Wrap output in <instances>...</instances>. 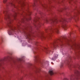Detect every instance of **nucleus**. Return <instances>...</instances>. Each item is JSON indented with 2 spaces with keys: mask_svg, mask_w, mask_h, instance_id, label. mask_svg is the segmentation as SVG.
I'll list each match as a JSON object with an SVG mask.
<instances>
[{
  "mask_svg": "<svg viewBox=\"0 0 80 80\" xmlns=\"http://www.w3.org/2000/svg\"><path fill=\"white\" fill-rule=\"evenodd\" d=\"M77 12H75V15L73 16H71L70 18L68 19H65L62 18L61 20H58L57 19V17H54L52 19L50 20H48L46 19L45 20V22L48 23L50 22L52 23V24H53L54 26L53 27H51L50 28L49 32H48V35L45 37L43 35V32H40L41 36L40 38L42 40L45 39V38H48L49 37H50L52 34L54 32H56L57 33H59V26H56L55 24L57 23L58 22H60L62 24V27L64 28V30H67V25H66V23L68 21H70L72 19V18H74L75 17H76L78 15V9H76Z\"/></svg>",
  "mask_w": 80,
  "mask_h": 80,
  "instance_id": "f257e3e1",
  "label": "nucleus"
},
{
  "mask_svg": "<svg viewBox=\"0 0 80 80\" xmlns=\"http://www.w3.org/2000/svg\"><path fill=\"white\" fill-rule=\"evenodd\" d=\"M3 13L5 14V19L7 22V25H8V27L10 28V30L8 32V33L10 35L13 34V33L14 32L15 30L16 29L19 30V28H18L21 23H24V22L25 21H28L31 20V17L30 16L28 18L24 17V18L22 19L21 21L18 22V24H17L18 27L15 28L13 27L12 25V22H13V19H12V18H13L14 20L16 19V17H17V12H15L14 14L12 16H11L9 13V12H8V8H7L3 10Z\"/></svg>",
  "mask_w": 80,
  "mask_h": 80,
  "instance_id": "f03ea898",
  "label": "nucleus"
},
{
  "mask_svg": "<svg viewBox=\"0 0 80 80\" xmlns=\"http://www.w3.org/2000/svg\"><path fill=\"white\" fill-rule=\"evenodd\" d=\"M22 31L25 34V37L26 38H28L29 40V42L32 41V39L30 38L31 37V34L33 33V32H32V26H28L24 27V29H22Z\"/></svg>",
  "mask_w": 80,
  "mask_h": 80,
  "instance_id": "7ed1b4c3",
  "label": "nucleus"
},
{
  "mask_svg": "<svg viewBox=\"0 0 80 80\" xmlns=\"http://www.w3.org/2000/svg\"><path fill=\"white\" fill-rule=\"evenodd\" d=\"M65 38L62 37L57 40H55L53 43L51 44V45L53 46L54 48H56L58 47V44L60 45V46H62L63 45V44H62L63 42L62 41Z\"/></svg>",
  "mask_w": 80,
  "mask_h": 80,
  "instance_id": "20e7f679",
  "label": "nucleus"
},
{
  "mask_svg": "<svg viewBox=\"0 0 80 80\" xmlns=\"http://www.w3.org/2000/svg\"><path fill=\"white\" fill-rule=\"evenodd\" d=\"M74 73L77 75V77L75 79L73 77V75H71L70 76V80H77L78 79H80V72L79 70H78L77 69H76L74 71Z\"/></svg>",
  "mask_w": 80,
  "mask_h": 80,
  "instance_id": "39448f33",
  "label": "nucleus"
},
{
  "mask_svg": "<svg viewBox=\"0 0 80 80\" xmlns=\"http://www.w3.org/2000/svg\"><path fill=\"white\" fill-rule=\"evenodd\" d=\"M8 0H3V3L5 4L7 7H9V6H12L14 7L15 8H16L15 5V3H14L13 1L7 2Z\"/></svg>",
  "mask_w": 80,
  "mask_h": 80,
  "instance_id": "423d86ee",
  "label": "nucleus"
},
{
  "mask_svg": "<svg viewBox=\"0 0 80 80\" xmlns=\"http://www.w3.org/2000/svg\"><path fill=\"white\" fill-rule=\"evenodd\" d=\"M34 23L35 26L37 27L38 30H39V28L41 26V23L38 21V18H36L34 21Z\"/></svg>",
  "mask_w": 80,
  "mask_h": 80,
  "instance_id": "0eeeda50",
  "label": "nucleus"
},
{
  "mask_svg": "<svg viewBox=\"0 0 80 80\" xmlns=\"http://www.w3.org/2000/svg\"><path fill=\"white\" fill-rule=\"evenodd\" d=\"M38 56H35V63H40V64H41V65H44V64L43 63L41 62L40 61V60L38 59Z\"/></svg>",
  "mask_w": 80,
  "mask_h": 80,
  "instance_id": "6e6552de",
  "label": "nucleus"
},
{
  "mask_svg": "<svg viewBox=\"0 0 80 80\" xmlns=\"http://www.w3.org/2000/svg\"><path fill=\"white\" fill-rule=\"evenodd\" d=\"M8 58H11V57L9 56H8V57H6L4 59L0 60V67L2 66V64L3 63V62H4V61H6V60H7V59H8Z\"/></svg>",
  "mask_w": 80,
  "mask_h": 80,
  "instance_id": "1a4fd4ad",
  "label": "nucleus"
},
{
  "mask_svg": "<svg viewBox=\"0 0 80 80\" xmlns=\"http://www.w3.org/2000/svg\"><path fill=\"white\" fill-rule=\"evenodd\" d=\"M72 47L74 50H78L79 51V53H80V46L74 45Z\"/></svg>",
  "mask_w": 80,
  "mask_h": 80,
  "instance_id": "9d476101",
  "label": "nucleus"
},
{
  "mask_svg": "<svg viewBox=\"0 0 80 80\" xmlns=\"http://www.w3.org/2000/svg\"><path fill=\"white\" fill-rule=\"evenodd\" d=\"M14 0V1L18 2V3H21V4H22V7H23V5H25V4H24V0H20V1H18V0Z\"/></svg>",
  "mask_w": 80,
  "mask_h": 80,
  "instance_id": "9b49d317",
  "label": "nucleus"
},
{
  "mask_svg": "<svg viewBox=\"0 0 80 80\" xmlns=\"http://www.w3.org/2000/svg\"><path fill=\"white\" fill-rule=\"evenodd\" d=\"M22 61H23V58L22 59L18 58L17 60H14L13 61V63H17L18 62H22Z\"/></svg>",
  "mask_w": 80,
  "mask_h": 80,
  "instance_id": "f8f14e48",
  "label": "nucleus"
},
{
  "mask_svg": "<svg viewBox=\"0 0 80 80\" xmlns=\"http://www.w3.org/2000/svg\"><path fill=\"white\" fill-rule=\"evenodd\" d=\"M34 3L33 5V7H35L37 5L38 3H40V0H34Z\"/></svg>",
  "mask_w": 80,
  "mask_h": 80,
  "instance_id": "ddd939ff",
  "label": "nucleus"
},
{
  "mask_svg": "<svg viewBox=\"0 0 80 80\" xmlns=\"http://www.w3.org/2000/svg\"><path fill=\"white\" fill-rule=\"evenodd\" d=\"M58 57V55L56 54V53H55L54 55V57L52 58L51 60H52L55 61V60H56V59H57V58Z\"/></svg>",
  "mask_w": 80,
  "mask_h": 80,
  "instance_id": "4468645a",
  "label": "nucleus"
},
{
  "mask_svg": "<svg viewBox=\"0 0 80 80\" xmlns=\"http://www.w3.org/2000/svg\"><path fill=\"white\" fill-rule=\"evenodd\" d=\"M43 48L44 49H42V50L43 51H44V50H45V51L47 53H50V51L47 49V48H46L44 47Z\"/></svg>",
  "mask_w": 80,
  "mask_h": 80,
  "instance_id": "2eb2a0df",
  "label": "nucleus"
},
{
  "mask_svg": "<svg viewBox=\"0 0 80 80\" xmlns=\"http://www.w3.org/2000/svg\"><path fill=\"white\" fill-rule=\"evenodd\" d=\"M49 72L51 75H54V74H55V72H53V71L52 70H49Z\"/></svg>",
  "mask_w": 80,
  "mask_h": 80,
  "instance_id": "dca6fc26",
  "label": "nucleus"
},
{
  "mask_svg": "<svg viewBox=\"0 0 80 80\" xmlns=\"http://www.w3.org/2000/svg\"><path fill=\"white\" fill-rule=\"evenodd\" d=\"M74 68H77L78 69H79V70H80V66L79 65H77L75 66Z\"/></svg>",
  "mask_w": 80,
  "mask_h": 80,
  "instance_id": "f3484780",
  "label": "nucleus"
},
{
  "mask_svg": "<svg viewBox=\"0 0 80 80\" xmlns=\"http://www.w3.org/2000/svg\"><path fill=\"white\" fill-rule=\"evenodd\" d=\"M27 12H28V14H27V15H28L29 16H30V15H31V12L28 9L27 10Z\"/></svg>",
  "mask_w": 80,
  "mask_h": 80,
  "instance_id": "a211bd4d",
  "label": "nucleus"
},
{
  "mask_svg": "<svg viewBox=\"0 0 80 80\" xmlns=\"http://www.w3.org/2000/svg\"><path fill=\"white\" fill-rule=\"evenodd\" d=\"M70 61H68L67 63V65H68V67H70L71 66V64H70Z\"/></svg>",
  "mask_w": 80,
  "mask_h": 80,
  "instance_id": "6ab92c4d",
  "label": "nucleus"
},
{
  "mask_svg": "<svg viewBox=\"0 0 80 80\" xmlns=\"http://www.w3.org/2000/svg\"><path fill=\"white\" fill-rule=\"evenodd\" d=\"M36 72H39V71H40V68H36Z\"/></svg>",
  "mask_w": 80,
  "mask_h": 80,
  "instance_id": "aec40b11",
  "label": "nucleus"
},
{
  "mask_svg": "<svg viewBox=\"0 0 80 80\" xmlns=\"http://www.w3.org/2000/svg\"><path fill=\"white\" fill-rule=\"evenodd\" d=\"M63 64H62L61 65L60 68H63Z\"/></svg>",
  "mask_w": 80,
  "mask_h": 80,
  "instance_id": "412c9836",
  "label": "nucleus"
},
{
  "mask_svg": "<svg viewBox=\"0 0 80 80\" xmlns=\"http://www.w3.org/2000/svg\"><path fill=\"white\" fill-rule=\"evenodd\" d=\"M63 80H69V79H68V78H64Z\"/></svg>",
  "mask_w": 80,
  "mask_h": 80,
  "instance_id": "4be33fe9",
  "label": "nucleus"
},
{
  "mask_svg": "<svg viewBox=\"0 0 80 80\" xmlns=\"http://www.w3.org/2000/svg\"><path fill=\"white\" fill-rule=\"evenodd\" d=\"M38 42H35V44L36 45H37L38 44Z\"/></svg>",
  "mask_w": 80,
  "mask_h": 80,
  "instance_id": "5701e85b",
  "label": "nucleus"
},
{
  "mask_svg": "<svg viewBox=\"0 0 80 80\" xmlns=\"http://www.w3.org/2000/svg\"><path fill=\"white\" fill-rule=\"evenodd\" d=\"M45 31L46 32H47L48 31V29H46Z\"/></svg>",
  "mask_w": 80,
  "mask_h": 80,
  "instance_id": "b1692460",
  "label": "nucleus"
},
{
  "mask_svg": "<svg viewBox=\"0 0 80 80\" xmlns=\"http://www.w3.org/2000/svg\"><path fill=\"white\" fill-rule=\"evenodd\" d=\"M34 54H35V53H37V52H36V51L34 52Z\"/></svg>",
  "mask_w": 80,
  "mask_h": 80,
  "instance_id": "393cba45",
  "label": "nucleus"
},
{
  "mask_svg": "<svg viewBox=\"0 0 80 80\" xmlns=\"http://www.w3.org/2000/svg\"><path fill=\"white\" fill-rule=\"evenodd\" d=\"M42 7H44V6H43V4H42Z\"/></svg>",
  "mask_w": 80,
  "mask_h": 80,
  "instance_id": "a878e982",
  "label": "nucleus"
},
{
  "mask_svg": "<svg viewBox=\"0 0 80 80\" xmlns=\"http://www.w3.org/2000/svg\"><path fill=\"white\" fill-rule=\"evenodd\" d=\"M52 64V65H53V62H51Z\"/></svg>",
  "mask_w": 80,
  "mask_h": 80,
  "instance_id": "bb28decb",
  "label": "nucleus"
},
{
  "mask_svg": "<svg viewBox=\"0 0 80 80\" xmlns=\"http://www.w3.org/2000/svg\"><path fill=\"white\" fill-rule=\"evenodd\" d=\"M36 49H38V48H37Z\"/></svg>",
  "mask_w": 80,
  "mask_h": 80,
  "instance_id": "cd10ccee",
  "label": "nucleus"
},
{
  "mask_svg": "<svg viewBox=\"0 0 80 80\" xmlns=\"http://www.w3.org/2000/svg\"><path fill=\"white\" fill-rule=\"evenodd\" d=\"M48 63V62H47V63Z\"/></svg>",
  "mask_w": 80,
  "mask_h": 80,
  "instance_id": "c85d7f7f",
  "label": "nucleus"
},
{
  "mask_svg": "<svg viewBox=\"0 0 80 80\" xmlns=\"http://www.w3.org/2000/svg\"><path fill=\"white\" fill-rule=\"evenodd\" d=\"M0 29H2V28H0Z\"/></svg>",
  "mask_w": 80,
  "mask_h": 80,
  "instance_id": "c756f323",
  "label": "nucleus"
},
{
  "mask_svg": "<svg viewBox=\"0 0 80 80\" xmlns=\"http://www.w3.org/2000/svg\"><path fill=\"white\" fill-rule=\"evenodd\" d=\"M76 26L77 27H78V26H77V25H76Z\"/></svg>",
  "mask_w": 80,
  "mask_h": 80,
  "instance_id": "7c9ffc66",
  "label": "nucleus"
},
{
  "mask_svg": "<svg viewBox=\"0 0 80 80\" xmlns=\"http://www.w3.org/2000/svg\"><path fill=\"white\" fill-rule=\"evenodd\" d=\"M79 31H80V29H79Z\"/></svg>",
  "mask_w": 80,
  "mask_h": 80,
  "instance_id": "2f4dec72",
  "label": "nucleus"
},
{
  "mask_svg": "<svg viewBox=\"0 0 80 80\" xmlns=\"http://www.w3.org/2000/svg\"><path fill=\"white\" fill-rule=\"evenodd\" d=\"M22 12H23V11L22 10Z\"/></svg>",
  "mask_w": 80,
  "mask_h": 80,
  "instance_id": "473e14b6",
  "label": "nucleus"
},
{
  "mask_svg": "<svg viewBox=\"0 0 80 80\" xmlns=\"http://www.w3.org/2000/svg\"><path fill=\"white\" fill-rule=\"evenodd\" d=\"M20 32V30H19Z\"/></svg>",
  "mask_w": 80,
  "mask_h": 80,
  "instance_id": "72a5a7b5",
  "label": "nucleus"
},
{
  "mask_svg": "<svg viewBox=\"0 0 80 80\" xmlns=\"http://www.w3.org/2000/svg\"><path fill=\"white\" fill-rule=\"evenodd\" d=\"M46 63H47V62H46Z\"/></svg>",
  "mask_w": 80,
  "mask_h": 80,
  "instance_id": "f704fd0d",
  "label": "nucleus"
}]
</instances>
